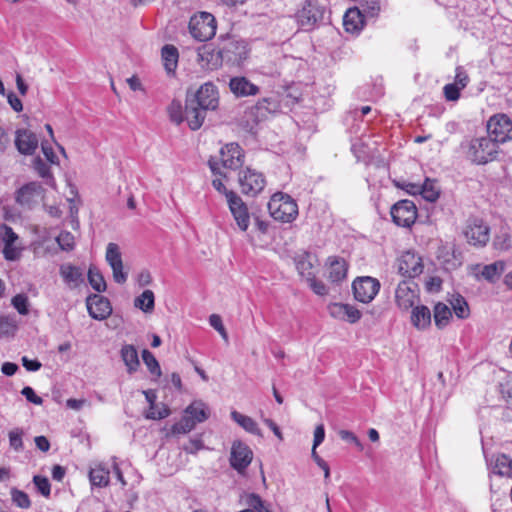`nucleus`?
I'll list each match as a JSON object with an SVG mask.
<instances>
[{"label":"nucleus","mask_w":512,"mask_h":512,"mask_svg":"<svg viewBox=\"0 0 512 512\" xmlns=\"http://www.w3.org/2000/svg\"><path fill=\"white\" fill-rule=\"evenodd\" d=\"M244 164L243 149L237 143H228L220 150V156L211 157L208 161L209 168L214 175L226 177L221 171L220 166L224 169L236 170Z\"/></svg>","instance_id":"f257e3e1"},{"label":"nucleus","mask_w":512,"mask_h":512,"mask_svg":"<svg viewBox=\"0 0 512 512\" xmlns=\"http://www.w3.org/2000/svg\"><path fill=\"white\" fill-rule=\"evenodd\" d=\"M268 210L275 220L283 223L292 222L298 215V206L288 194L277 192L268 202Z\"/></svg>","instance_id":"f03ea898"},{"label":"nucleus","mask_w":512,"mask_h":512,"mask_svg":"<svg viewBox=\"0 0 512 512\" xmlns=\"http://www.w3.org/2000/svg\"><path fill=\"white\" fill-rule=\"evenodd\" d=\"M498 145L487 137H477L470 141L468 158L476 164H486L496 158Z\"/></svg>","instance_id":"7ed1b4c3"},{"label":"nucleus","mask_w":512,"mask_h":512,"mask_svg":"<svg viewBox=\"0 0 512 512\" xmlns=\"http://www.w3.org/2000/svg\"><path fill=\"white\" fill-rule=\"evenodd\" d=\"M216 28V20L208 12H199L189 21L190 34L200 42L210 40L216 34Z\"/></svg>","instance_id":"20e7f679"},{"label":"nucleus","mask_w":512,"mask_h":512,"mask_svg":"<svg viewBox=\"0 0 512 512\" xmlns=\"http://www.w3.org/2000/svg\"><path fill=\"white\" fill-rule=\"evenodd\" d=\"M463 234L470 245L484 247L490 239V228L482 219L470 217L466 221Z\"/></svg>","instance_id":"39448f33"},{"label":"nucleus","mask_w":512,"mask_h":512,"mask_svg":"<svg viewBox=\"0 0 512 512\" xmlns=\"http://www.w3.org/2000/svg\"><path fill=\"white\" fill-rule=\"evenodd\" d=\"M488 137L497 145L512 139V121L505 114L492 116L487 123Z\"/></svg>","instance_id":"423d86ee"},{"label":"nucleus","mask_w":512,"mask_h":512,"mask_svg":"<svg viewBox=\"0 0 512 512\" xmlns=\"http://www.w3.org/2000/svg\"><path fill=\"white\" fill-rule=\"evenodd\" d=\"M380 287L381 285L378 279L370 276L357 277L352 283L354 298L364 304H368L374 300Z\"/></svg>","instance_id":"0eeeda50"},{"label":"nucleus","mask_w":512,"mask_h":512,"mask_svg":"<svg viewBox=\"0 0 512 512\" xmlns=\"http://www.w3.org/2000/svg\"><path fill=\"white\" fill-rule=\"evenodd\" d=\"M248 52L247 43L244 40L228 39L218 54L223 62L240 65L247 58Z\"/></svg>","instance_id":"6e6552de"},{"label":"nucleus","mask_w":512,"mask_h":512,"mask_svg":"<svg viewBox=\"0 0 512 512\" xmlns=\"http://www.w3.org/2000/svg\"><path fill=\"white\" fill-rule=\"evenodd\" d=\"M395 302L399 309L408 311L419 302V287L412 280L401 281L395 290Z\"/></svg>","instance_id":"1a4fd4ad"},{"label":"nucleus","mask_w":512,"mask_h":512,"mask_svg":"<svg viewBox=\"0 0 512 512\" xmlns=\"http://www.w3.org/2000/svg\"><path fill=\"white\" fill-rule=\"evenodd\" d=\"M325 9L317 1L307 0L296 13L298 25L303 30H311L323 19Z\"/></svg>","instance_id":"9d476101"},{"label":"nucleus","mask_w":512,"mask_h":512,"mask_svg":"<svg viewBox=\"0 0 512 512\" xmlns=\"http://www.w3.org/2000/svg\"><path fill=\"white\" fill-rule=\"evenodd\" d=\"M393 222L400 227H411L417 219V208L411 200H400L390 210Z\"/></svg>","instance_id":"9b49d317"},{"label":"nucleus","mask_w":512,"mask_h":512,"mask_svg":"<svg viewBox=\"0 0 512 512\" xmlns=\"http://www.w3.org/2000/svg\"><path fill=\"white\" fill-rule=\"evenodd\" d=\"M238 181L241 192L249 196H256L266 185L264 175L250 168L240 172Z\"/></svg>","instance_id":"f8f14e48"},{"label":"nucleus","mask_w":512,"mask_h":512,"mask_svg":"<svg viewBox=\"0 0 512 512\" xmlns=\"http://www.w3.org/2000/svg\"><path fill=\"white\" fill-rule=\"evenodd\" d=\"M186 98L207 111L215 110L219 104L217 87L211 82L204 83L194 94H187Z\"/></svg>","instance_id":"ddd939ff"},{"label":"nucleus","mask_w":512,"mask_h":512,"mask_svg":"<svg viewBox=\"0 0 512 512\" xmlns=\"http://www.w3.org/2000/svg\"><path fill=\"white\" fill-rule=\"evenodd\" d=\"M253 459V452L250 447L240 440L232 443L230 453V465L239 473H243Z\"/></svg>","instance_id":"4468645a"},{"label":"nucleus","mask_w":512,"mask_h":512,"mask_svg":"<svg viewBox=\"0 0 512 512\" xmlns=\"http://www.w3.org/2000/svg\"><path fill=\"white\" fill-rule=\"evenodd\" d=\"M229 209L240 230L246 231L250 224V214L246 204L234 192L227 193Z\"/></svg>","instance_id":"2eb2a0df"},{"label":"nucleus","mask_w":512,"mask_h":512,"mask_svg":"<svg viewBox=\"0 0 512 512\" xmlns=\"http://www.w3.org/2000/svg\"><path fill=\"white\" fill-rule=\"evenodd\" d=\"M86 306L91 318L105 320L112 313V306L108 298L99 294H91L86 298Z\"/></svg>","instance_id":"dca6fc26"},{"label":"nucleus","mask_w":512,"mask_h":512,"mask_svg":"<svg viewBox=\"0 0 512 512\" xmlns=\"http://www.w3.org/2000/svg\"><path fill=\"white\" fill-rule=\"evenodd\" d=\"M398 271L401 275L414 278L423 272L420 256L412 251H405L398 259Z\"/></svg>","instance_id":"f3484780"},{"label":"nucleus","mask_w":512,"mask_h":512,"mask_svg":"<svg viewBox=\"0 0 512 512\" xmlns=\"http://www.w3.org/2000/svg\"><path fill=\"white\" fill-rule=\"evenodd\" d=\"M42 192L43 187L40 183L29 182L16 191L15 201L20 206L31 209L37 203Z\"/></svg>","instance_id":"a211bd4d"},{"label":"nucleus","mask_w":512,"mask_h":512,"mask_svg":"<svg viewBox=\"0 0 512 512\" xmlns=\"http://www.w3.org/2000/svg\"><path fill=\"white\" fill-rule=\"evenodd\" d=\"M106 261L113 271V279L116 283L123 284L127 280V273L123 271V262L119 246L109 243L106 248Z\"/></svg>","instance_id":"6ab92c4d"},{"label":"nucleus","mask_w":512,"mask_h":512,"mask_svg":"<svg viewBox=\"0 0 512 512\" xmlns=\"http://www.w3.org/2000/svg\"><path fill=\"white\" fill-rule=\"evenodd\" d=\"M328 311L333 318L352 324L358 322L362 317L361 311L351 304L331 303L328 306Z\"/></svg>","instance_id":"aec40b11"},{"label":"nucleus","mask_w":512,"mask_h":512,"mask_svg":"<svg viewBox=\"0 0 512 512\" xmlns=\"http://www.w3.org/2000/svg\"><path fill=\"white\" fill-rule=\"evenodd\" d=\"M38 142L36 134L28 129H17L15 132V146L23 155H33Z\"/></svg>","instance_id":"412c9836"},{"label":"nucleus","mask_w":512,"mask_h":512,"mask_svg":"<svg viewBox=\"0 0 512 512\" xmlns=\"http://www.w3.org/2000/svg\"><path fill=\"white\" fill-rule=\"evenodd\" d=\"M230 91L238 98L255 96L260 88L244 76L232 77L229 81Z\"/></svg>","instance_id":"4be33fe9"},{"label":"nucleus","mask_w":512,"mask_h":512,"mask_svg":"<svg viewBox=\"0 0 512 512\" xmlns=\"http://www.w3.org/2000/svg\"><path fill=\"white\" fill-rule=\"evenodd\" d=\"M279 108L280 104L275 97H266L251 107L250 114L254 117L255 122H260L266 119L268 115L276 113Z\"/></svg>","instance_id":"5701e85b"},{"label":"nucleus","mask_w":512,"mask_h":512,"mask_svg":"<svg viewBox=\"0 0 512 512\" xmlns=\"http://www.w3.org/2000/svg\"><path fill=\"white\" fill-rule=\"evenodd\" d=\"M206 112L207 110L186 98L184 120L187 121L188 126L191 130H198L203 125V122L206 117Z\"/></svg>","instance_id":"b1692460"},{"label":"nucleus","mask_w":512,"mask_h":512,"mask_svg":"<svg viewBox=\"0 0 512 512\" xmlns=\"http://www.w3.org/2000/svg\"><path fill=\"white\" fill-rule=\"evenodd\" d=\"M59 274L70 289H75L84 282L81 268L69 263L60 266Z\"/></svg>","instance_id":"393cba45"},{"label":"nucleus","mask_w":512,"mask_h":512,"mask_svg":"<svg viewBox=\"0 0 512 512\" xmlns=\"http://www.w3.org/2000/svg\"><path fill=\"white\" fill-rule=\"evenodd\" d=\"M89 480L92 486L106 487L110 483V470L103 463L90 468Z\"/></svg>","instance_id":"a878e982"},{"label":"nucleus","mask_w":512,"mask_h":512,"mask_svg":"<svg viewBox=\"0 0 512 512\" xmlns=\"http://www.w3.org/2000/svg\"><path fill=\"white\" fill-rule=\"evenodd\" d=\"M120 355L125 366L127 367V372L129 374L135 373L140 366L138 352L135 346L131 344L123 345L120 350Z\"/></svg>","instance_id":"bb28decb"},{"label":"nucleus","mask_w":512,"mask_h":512,"mask_svg":"<svg viewBox=\"0 0 512 512\" xmlns=\"http://www.w3.org/2000/svg\"><path fill=\"white\" fill-rule=\"evenodd\" d=\"M411 313V322L417 329H425L431 324V312L424 305H415Z\"/></svg>","instance_id":"cd10ccee"},{"label":"nucleus","mask_w":512,"mask_h":512,"mask_svg":"<svg viewBox=\"0 0 512 512\" xmlns=\"http://www.w3.org/2000/svg\"><path fill=\"white\" fill-rule=\"evenodd\" d=\"M161 57L166 72L168 74L174 73L178 65V49L174 45L166 44L162 47Z\"/></svg>","instance_id":"c85d7f7f"},{"label":"nucleus","mask_w":512,"mask_h":512,"mask_svg":"<svg viewBox=\"0 0 512 512\" xmlns=\"http://www.w3.org/2000/svg\"><path fill=\"white\" fill-rule=\"evenodd\" d=\"M231 418L246 432L261 436V430L258 427L257 422L251 417L241 414L240 412L233 410L231 412Z\"/></svg>","instance_id":"c756f323"},{"label":"nucleus","mask_w":512,"mask_h":512,"mask_svg":"<svg viewBox=\"0 0 512 512\" xmlns=\"http://www.w3.org/2000/svg\"><path fill=\"white\" fill-rule=\"evenodd\" d=\"M347 269L348 267L345 260L338 258L333 259L328 268V279L333 283L344 280L347 275Z\"/></svg>","instance_id":"7c9ffc66"},{"label":"nucleus","mask_w":512,"mask_h":512,"mask_svg":"<svg viewBox=\"0 0 512 512\" xmlns=\"http://www.w3.org/2000/svg\"><path fill=\"white\" fill-rule=\"evenodd\" d=\"M185 414L189 415L196 421V423H202L209 417V409L202 401L192 402L186 409Z\"/></svg>","instance_id":"2f4dec72"},{"label":"nucleus","mask_w":512,"mask_h":512,"mask_svg":"<svg viewBox=\"0 0 512 512\" xmlns=\"http://www.w3.org/2000/svg\"><path fill=\"white\" fill-rule=\"evenodd\" d=\"M295 265L296 269L299 272V274L303 277L309 278L313 275L312 269H313V262H312V255L308 252H303L301 254H298L295 258Z\"/></svg>","instance_id":"473e14b6"},{"label":"nucleus","mask_w":512,"mask_h":512,"mask_svg":"<svg viewBox=\"0 0 512 512\" xmlns=\"http://www.w3.org/2000/svg\"><path fill=\"white\" fill-rule=\"evenodd\" d=\"M506 264L504 261H496L485 265L481 271L482 277L490 283H495L504 272Z\"/></svg>","instance_id":"72a5a7b5"},{"label":"nucleus","mask_w":512,"mask_h":512,"mask_svg":"<svg viewBox=\"0 0 512 512\" xmlns=\"http://www.w3.org/2000/svg\"><path fill=\"white\" fill-rule=\"evenodd\" d=\"M452 317L451 309L444 303L438 302L434 306V321L439 329L445 328Z\"/></svg>","instance_id":"f704fd0d"},{"label":"nucleus","mask_w":512,"mask_h":512,"mask_svg":"<svg viewBox=\"0 0 512 512\" xmlns=\"http://www.w3.org/2000/svg\"><path fill=\"white\" fill-rule=\"evenodd\" d=\"M33 168L37 174L45 180V183L52 187H56V181L51 173L50 167L40 157L33 160Z\"/></svg>","instance_id":"c9c22d12"},{"label":"nucleus","mask_w":512,"mask_h":512,"mask_svg":"<svg viewBox=\"0 0 512 512\" xmlns=\"http://www.w3.org/2000/svg\"><path fill=\"white\" fill-rule=\"evenodd\" d=\"M492 472L499 476H511L512 460L504 454L496 456L494 464L492 466Z\"/></svg>","instance_id":"e433bc0d"},{"label":"nucleus","mask_w":512,"mask_h":512,"mask_svg":"<svg viewBox=\"0 0 512 512\" xmlns=\"http://www.w3.org/2000/svg\"><path fill=\"white\" fill-rule=\"evenodd\" d=\"M343 24L346 31H357L362 28V15L360 11L355 9L348 10L343 18Z\"/></svg>","instance_id":"4c0bfd02"},{"label":"nucleus","mask_w":512,"mask_h":512,"mask_svg":"<svg viewBox=\"0 0 512 512\" xmlns=\"http://www.w3.org/2000/svg\"><path fill=\"white\" fill-rule=\"evenodd\" d=\"M451 307L459 319H466L470 315V309L467 301L460 294L453 295L450 300Z\"/></svg>","instance_id":"58836bf2"},{"label":"nucleus","mask_w":512,"mask_h":512,"mask_svg":"<svg viewBox=\"0 0 512 512\" xmlns=\"http://www.w3.org/2000/svg\"><path fill=\"white\" fill-rule=\"evenodd\" d=\"M18 330L17 321L11 316H0V338H13Z\"/></svg>","instance_id":"ea45409f"},{"label":"nucleus","mask_w":512,"mask_h":512,"mask_svg":"<svg viewBox=\"0 0 512 512\" xmlns=\"http://www.w3.org/2000/svg\"><path fill=\"white\" fill-rule=\"evenodd\" d=\"M88 281L91 287L97 292H104L107 288L106 281L99 271V269L95 266H90L88 270Z\"/></svg>","instance_id":"a19ab883"},{"label":"nucleus","mask_w":512,"mask_h":512,"mask_svg":"<svg viewBox=\"0 0 512 512\" xmlns=\"http://www.w3.org/2000/svg\"><path fill=\"white\" fill-rule=\"evenodd\" d=\"M154 293L151 290H145L142 294L135 298V307L141 309L143 312H151L154 309Z\"/></svg>","instance_id":"79ce46f5"},{"label":"nucleus","mask_w":512,"mask_h":512,"mask_svg":"<svg viewBox=\"0 0 512 512\" xmlns=\"http://www.w3.org/2000/svg\"><path fill=\"white\" fill-rule=\"evenodd\" d=\"M142 359L152 375H155L156 377H160L162 375L159 362L149 350L144 349L142 351Z\"/></svg>","instance_id":"37998d69"},{"label":"nucleus","mask_w":512,"mask_h":512,"mask_svg":"<svg viewBox=\"0 0 512 512\" xmlns=\"http://www.w3.org/2000/svg\"><path fill=\"white\" fill-rule=\"evenodd\" d=\"M167 111L169 118L173 123L179 125L184 121L185 112L183 113V108L180 101L173 100L169 104Z\"/></svg>","instance_id":"c03bdc74"},{"label":"nucleus","mask_w":512,"mask_h":512,"mask_svg":"<svg viewBox=\"0 0 512 512\" xmlns=\"http://www.w3.org/2000/svg\"><path fill=\"white\" fill-rule=\"evenodd\" d=\"M196 421L192 417L185 414L182 419L172 426V432L174 434H186L190 432L196 426Z\"/></svg>","instance_id":"a18cd8bd"},{"label":"nucleus","mask_w":512,"mask_h":512,"mask_svg":"<svg viewBox=\"0 0 512 512\" xmlns=\"http://www.w3.org/2000/svg\"><path fill=\"white\" fill-rule=\"evenodd\" d=\"M12 502L19 508L28 509L31 506V501L27 493L17 488H12L10 491Z\"/></svg>","instance_id":"49530a36"},{"label":"nucleus","mask_w":512,"mask_h":512,"mask_svg":"<svg viewBox=\"0 0 512 512\" xmlns=\"http://www.w3.org/2000/svg\"><path fill=\"white\" fill-rule=\"evenodd\" d=\"M23 434L24 432L20 428H14L8 434L10 448L16 452H20L24 448L22 439Z\"/></svg>","instance_id":"de8ad7c7"},{"label":"nucleus","mask_w":512,"mask_h":512,"mask_svg":"<svg viewBox=\"0 0 512 512\" xmlns=\"http://www.w3.org/2000/svg\"><path fill=\"white\" fill-rule=\"evenodd\" d=\"M11 304L20 315H27L29 313V299L26 294L15 295L11 300Z\"/></svg>","instance_id":"09e8293b"},{"label":"nucleus","mask_w":512,"mask_h":512,"mask_svg":"<svg viewBox=\"0 0 512 512\" xmlns=\"http://www.w3.org/2000/svg\"><path fill=\"white\" fill-rule=\"evenodd\" d=\"M421 195L425 200L434 202L439 198V191L431 181L426 180L422 186Z\"/></svg>","instance_id":"8fccbe9b"},{"label":"nucleus","mask_w":512,"mask_h":512,"mask_svg":"<svg viewBox=\"0 0 512 512\" xmlns=\"http://www.w3.org/2000/svg\"><path fill=\"white\" fill-rule=\"evenodd\" d=\"M33 483L35 484L38 492L44 497H49L51 493V485L48 478L40 475L33 477Z\"/></svg>","instance_id":"3c124183"},{"label":"nucleus","mask_w":512,"mask_h":512,"mask_svg":"<svg viewBox=\"0 0 512 512\" xmlns=\"http://www.w3.org/2000/svg\"><path fill=\"white\" fill-rule=\"evenodd\" d=\"M170 415V409L166 405H162L161 408H157L155 405L150 406L149 411L146 414V418L152 420H161Z\"/></svg>","instance_id":"603ef678"},{"label":"nucleus","mask_w":512,"mask_h":512,"mask_svg":"<svg viewBox=\"0 0 512 512\" xmlns=\"http://www.w3.org/2000/svg\"><path fill=\"white\" fill-rule=\"evenodd\" d=\"M248 506L254 510V512H271L264 506L263 500L257 494H250L246 500Z\"/></svg>","instance_id":"864d4df0"},{"label":"nucleus","mask_w":512,"mask_h":512,"mask_svg":"<svg viewBox=\"0 0 512 512\" xmlns=\"http://www.w3.org/2000/svg\"><path fill=\"white\" fill-rule=\"evenodd\" d=\"M0 238L2 239L4 245L14 244L18 240V235L10 226L3 224L0 226Z\"/></svg>","instance_id":"5fc2aeb1"},{"label":"nucleus","mask_w":512,"mask_h":512,"mask_svg":"<svg viewBox=\"0 0 512 512\" xmlns=\"http://www.w3.org/2000/svg\"><path fill=\"white\" fill-rule=\"evenodd\" d=\"M209 324L221 335V337L227 342L228 334L223 325L222 318L217 314H212L209 317Z\"/></svg>","instance_id":"6e6d98bb"},{"label":"nucleus","mask_w":512,"mask_h":512,"mask_svg":"<svg viewBox=\"0 0 512 512\" xmlns=\"http://www.w3.org/2000/svg\"><path fill=\"white\" fill-rule=\"evenodd\" d=\"M461 87L454 83L446 84L443 88L444 96L448 101H456L460 97Z\"/></svg>","instance_id":"4d7b16f0"},{"label":"nucleus","mask_w":512,"mask_h":512,"mask_svg":"<svg viewBox=\"0 0 512 512\" xmlns=\"http://www.w3.org/2000/svg\"><path fill=\"white\" fill-rule=\"evenodd\" d=\"M307 281L309 282L310 288L313 290L314 293L320 296H324L328 293V289L326 288L325 284L317 280L314 275L307 278Z\"/></svg>","instance_id":"13d9d810"},{"label":"nucleus","mask_w":512,"mask_h":512,"mask_svg":"<svg viewBox=\"0 0 512 512\" xmlns=\"http://www.w3.org/2000/svg\"><path fill=\"white\" fill-rule=\"evenodd\" d=\"M338 435L342 440L354 444L360 451L363 450L364 447H363L362 443L360 442V440L357 438V436L353 432L348 431V430H340L338 432Z\"/></svg>","instance_id":"bf43d9fd"},{"label":"nucleus","mask_w":512,"mask_h":512,"mask_svg":"<svg viewBox=\"0 0 512 512\" xmlns=\"http://www.w3.org/2000/svg\"><path fill=\"white\" fill-rule=\"evenodd\" d=\"M21 251L14 244H5L3 248V256L8 261L18 260L20 257Z\"/></svg>","instance_id":"052dcab7"},{"label":"nucleus","mask_w":512,"mask_h":512,"mask_svg":"<svg viewBox=\"0 0 512 512\" xmlns=\"http://www.w3.org/2000/svg\"><path fill=\"white\" fill-rule=\"evenodd\" d=\"M203 448L204 443L200 438L190 439L189 442L183 446V450L188 454H196Z\"/></svg>","instance_id":"680f3d73"},{"label":"nucleus","mask_w":512,"mask_h":512,"mask_svg":"<svg viewBox=\"0 0 512 512\" xmlns=\"http://www.w3.org/2000/svg\"><path fill=\"white\" fill-rule=\"evenodd\" d=\"M469 82V77L463 67L458 66L456 68L455 83L457 86L464 89Z\"/></svg>","instance_id":"e2e57ef3"},{"label":"nucleus","mask_w":512,"mask_h":512,"mask_svg":"<svg viewBox=\"0 0 512 512\" xmlns=\"http://www.w3.org/2000/svg\"><path fill=\"white\" fill-rule=\"evenodd\" d=\"M21 394L27 399V401L36 404L41 405L43 403V400L41 397L37 396L30 386H26L22 389Z\"/></svg>","instance_id":"0e129e2a"},{"label":"nucleus","mask_w":512,"mask_h":512,"mask_svg":"<svg viewBox=\"0 0 512 512\" xmlns=\"http://www.w3.org/2000/svg\"><path fill=\"white\" fill-rule=\"evenodd\" d=\"M7 100L9 105L15 112H21L23 110L22 101L14 92H9L7 94Z\"/></svg>","instance_id":"69168bd1"},{"label":"nucleus","mask_w":512,"mask_h":512,"mask_svg":"<svg viewBox=\"0 0 512 512\" xmlns=\"http://www.w3.org/2000/svg\"><path fill=\"white\" fill-rule=\"evenodd\" d=\"M325 429L322 424L318 425L314 431V440L312 451H316V448L324 441Z\"/></svg>","instance_id":"338daca9"},{"label":"nucleus","mask_w":512,"mask_h":512,"mask_svg":"<svg viewBox=\"0 0 512 512\" xmlns=\"http://www.w3.org/2000/svg\"><path fill=\"white\" fill-rule=\"evenodd\" d=\"M21 360H22V365L25 367V369L27 371L35 372V371H38L42 366L41 363L37 359L31 360L28 357L24 356V357H22Z\"/></svg>","instance_id":"774afa93"}]
</instances>
